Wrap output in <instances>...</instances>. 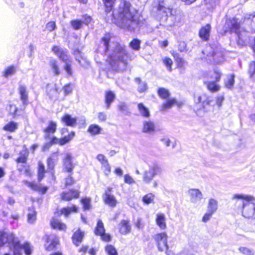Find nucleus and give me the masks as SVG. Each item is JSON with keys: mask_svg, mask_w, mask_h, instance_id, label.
<instances>
[{"mask_svg": "<svg viewBox=\"0 0 255 255\" xmlns=\"http://www.w3.org/2000/svg\"><path fill=\"white\" fill-rule=\"evenodd\" d=\"M103 0L105 6L106 19L107 22H116L120 27L131 31L144 24V19L132 8L129 2L126 0H120L118 7L112 12L115 0Z\"/></svg>", "mask_w": 255, "mask_h": 255, "instance_id": "nucleus-1", "label": "nucleus"}, {"mask_svg": "<svg viewBox=\"0 0 255 255\" xmlns=\"http://www.w3.org/2000/svg\"><path fill=\"white\" fill-rule=\"evenodd\" d=\"M98 53L106 54L107 61L109 70L115 72H124L128 69V61L132 60L131 56L126 49L124 45L117 42H110V35L107 34L102 38Z\"/></svg>", "mask_w": 255, "mask_h": 255, "instance_id": "nucleus-2", "label": "nucleus"}, {"mask_svg": "<svg viewBox=\"0 0 255 255\" xmlns=\"http://www.w3.org/2000/svg\"><path fill=\"white\" fill-rule=\"evenodd\" d=\"M227 31L231 33L234 32L238 36L237 44L239 46L249 45L255 53V37L251 40L249 32L243 29H241L240 23L236 18L228 19L225 24Z\"/></svg>", "mask_w": 255, "mask_h": 255, "instance_id": "nucleus-3", "label": "nucleus"}, {"mask_svg": "<svg viewBox=\"0 0 255 255\" xmlns=\"http://www.w3.org/2000/svg\"><path fill=\"white\" fill-rule=\"evenodd\" d=\"M232 200H236V204L242 210V215L246 218H255V198L245 194H234Z\"/></svg>", "mask_w": 255, "mask_h": 255, "instance_id": "nucleus-4", "label": "nucleus"}, {"mask_svg": "<svg viewBox=\"0 0 255 255\" xmlns=\"http://www.w3.org/2000/svg\"><path fill=\"white\" fill-rule=\"evenodd\" d=\"M202 53L204 59L208 63L219 64L224 60V50L218 44L207 45Z\"/></svg>", "mask_w": 255, "mask_h": 255, "instance_id": "nucleus-5", "label": "nucleus"}, {"mask_svg": "<svg viewBox=\"0 0 255 255\" xmlns=\"http://www.w3.org/2000/svg\"><path fill=\"white\" fill-rule=\"evenodd\" d=\"M8 243L10 247L13 248V255H22L20 243L18 238L12 233L0 230V247Z\"/></svg>", "mask_w": 255, "mask_h": 255, "instance_id": "nucleus-6", "label": "nucleus"}, {"mask_svg": "<svg viewBox=\"0 0 255 255\" xmlns=\"http://www.w3.org/2000/svg\"><path fill=\"white\" fill-rule=\"evenodd\" d=\"M158 10L160 13H164L165 16L169 17L171 20L173 21L174 25H178L183 18V14L180 10L170 9L161 4L158 5Z\"/></svg>", "mask_w": 255, "mask_h": 255, "instance_id": "nucleus-7", "label": "nucleus"}, {"mask_svg": "<svg viewBox=\"0 0 255 255\" xmlns=\"http://www.w3.org/2000/svg\"><path fill=\"white\" fill-rule=\"evenodd\" d=\"M162 172L161 166L158 164L154 163L149 166L148 170L144 171L143 181L145 183H149L156 175L161 174Z\"/></svg>", "mask_w": 255, "mask_h": 255, "instance_id": "nucleus-8", "label": "nucleus"}, {"mask_svg": "<svg viewBox=\"0 0 255 255\" xmlns=\"http://www.w3.org/2000/svg\"><path fill=\"white\" fill-rule=\"evenodd\" d=\"M212 79H215L214 81H207L204 82L208 90L212 93H215L219 91L220 89V86L217 83L221 78V74L219 72L214 71L212 75Z\"/></svg>", "mask_w": 255, "mask_h": 255, "instance_id": "nucleus-9", "label": "nucleus"}, {"mask_svg": "<svg viewBox=\"0 0 255 255\" xmlns=\"http://www.w3.org/2000/svg\"><path fill=\"white\" fill-rule=\"evenodd\" d=\"M154 239L156 242L157 247L159 251L162 252L168 250L167 236L165 233H161L155 235Z\"/></svg>", "mask_w": 255, "mask_h": 255, "instance_id": "nucleus-10", "label": "nucleus"}, {"mask_svg": "<svg viewBox=\"0 0 255 255\" xmlns=\"http://www.w3.org/2000/svg\"><path fill=\"white\" fill-rule=\"evenodd\" d=\"M52 51L64 63L72 60L70 55L68 54L67 51L58 46H54L52 47Z\"/></svg>", "mask_w": 255, "mask_h": 255, "instance_id": "nucleus-11", "label": "nucleus"}, {"mask_svg": "<svg viewBox=\"0 0 255 255\" xmlns=\"http://www.w3.org/2000/svg\"><path fill=\"white\" fill-rule=\"evenodd\" d=\"M188 194L190 197V202L194 204H197L203 198V194L198 189H190L188 191Z\"/></svg>", "mask_w": 255, "mask_h": 255, "instance_id": "nucleus-12", "label": "nucleus"}, {"mask_svg": "<svg viewBox=\"0 0 255 255\" xmlns=\"http://www.w3.org/2000/svg\"><path fill=\"white\" fill-rule=\"evenodd\" d=\"M112 190V188L111 187L107 188L105 191L103 199L106 204L112 207H114L117 204V201L115 197L111 194Z\"/></svg>", "mask_w": 255, "mask_h": 255, "instance_id": "nucleus-13", "label": "nucleus"}, {"mask_svg": "<svg viewBox=\"0 0 255 255\" xmlns=\"http://www.w3.org/2000/svg\"><path fill=\"white\" fill-rule=\"evenodd\" d=\"M46 243L45 244V250L47 251L54 250L59 243L58 239L52 236L45 235Z\"/></svg>", "mask_w": 255, "mask_h": 255, "instance_id": "nucleus-14", "label": "nucleus"}, {"mask_svg": "<svg viewBox=\"0 0 255 255\" xmlns=\"http://www.w3.org/2000/svg\"><path fill=\"white\" fill-rule=\"evenodd\" d=\"M72 156L71 153H66L65 156L63 159V170L70 173H71L74 167V165L72 162Z\"/></svg>", "mask_w": 255, "mask_h": 255, "instance_id": "nucleus-15", "label": "nucleus"}, {"mask_svg": "<svg viewBox=\"0 0 255 255\" xmlns=\"http://www.w3.org/2000/svg\"><path fill=\"white\" fill-rule=\"evenodd\" d=\"M56 129V123L53 121L49 122L48 126L43 129L44 139H47L50 138L51 135H52L55 132Z\"/></svg>", "mask_w": 255, "mask_h": 255, "instance_id": "nucleus-16", "label": "nucleus"}, {"mask_svg": "<svg viewBox=\"0 0 255 255\" xmlns=\"http://www.w3.org/2000/svg\"><path fill=\"white\" fill-rule=\"evenodd\" d=\"M155 130V126L153 122L150 120H144L142 123V132L152 134Z\"/></svg>", "mask_w": 255, "mask_h": 255, "instance_id": "nucleus-17", "label": "nucleus"}, {"mask_svg": "<svg viewBox=\"0 0 255 255\" xmlns=\"http://www.w3.org/2000/svg\"><path fill=\"white\" fill-rule=\"evenodd\" d=\"M62 200L70 201L73 198H77L79 197V192L77 190H70L67 192H63L60 194Z\"/></svg>", "mask_w": 255, "mask_h": 255, "instance_id": "nucleus-18", "label": "nucleus"}, {"mask_svg": "<svg viewBox=\"0 0 255 255\" xmlns=\"http://www.w3.org/2000/svg\"><path fill=\"white\" fill-rule=\"evenodd\" d=\"M46 92L50 99L56 98L59 94L58 87L56 84H48L46 86Z\"/></svg>", "mask_w": 255, "mask_h": 255, "instance_id": "nucleus-19", "label": "nucleus"}, {"mask_svg": "<svg viewBox=\"0 0 255 255\" xmlns=\"http://www.w3.org/2000/svg\"><path fill=\"white\" fill-rule=\"evenodd\" d=\"M84 236V233L82 232L80 229L75 231L72 237L73 243L77 247L79 246L82 242Z\"/></svg>", "mask_w": 255, "mask_h": 255, "instance_id": "nucleus-20", "label": "nucleus"}, {"mask_svg": "<svg viewBox=\"0 0 255 255\" xmlns=\"http://www.w3.org/2000/svg\"><path fill=\"white\" fill-rule=\"evenodd\" d=\"M115 99L116 95L113 92L111 91L106 92L105 102L106 109H109L110 108L111 104L114 101Z\"/></svg>", "mask_w": 255, "mask_h": 255, "instance_id": "nucleus-21", "label": "nucleus"}, {"mask_svg": "<svg viewBox=\"0 0 255 255\" xmlns=\"http://www.w3.org/2000/svg\"><path fill=\"white\" fill-rule=\"evenodd\" d=\"M58 160V155L57 152L52 153L50 157L47 158V164L48 169L53 170L55 163Z\"/></svg>", "mask_w": 255, "mask_h": 255, "instance_id": "nucleus-22", "label": "nucleus"}, {"mask_svg": "<svg viewBox=\"0 0 255 255\" xmlns=\"http://www.w3.org/2000/svg\"><path fill=\"white\" fill-rule=\"evenodd\" d=\"M61 121L67 126L74 127L76 125L77 119L68 114H66L62 118Z\"/></svg>", "mask_w": 255, "mask_h": 255, "instance_id": "nucleus-23", "label": "nucleus"}, {"mask_svg": "<svg viewBox=\"0 0 255 255\" xmlns=\"http://www.w3.org/2000/svg\"><path fill=\"white\" fill-rule=\"evenodd\" d=\"M211 30V26L210 24H207L205 26L201 28L199 31L200 37L206 41L209 38Z\"/></svg>", "mask_w": 255, "mask_h": 255, "instance_id": "nucleus-24", "label": "nucleus"}, {"mask_svg": "<svg viewBox=\"0 0 255 255\" xmlns=\"http://www.w3.org/2000/svg\"><path fill=\"white\" fill-rule=\"evenodd\" d=\"M197 100L199 103H202V105L204 107L207 105H211L213 102L212 98L205 94H203L198 97Z\"/></svg>", "mask_w": 255, "mask_h": 255, "instance_id": "nucleus-25", "label": "nucleus"}, {"mask_svg": "<svg viewBox=\"0 0 255 255\" xmlns=\"http://www.w3.org/2000/svg\"><path fill=\"white\" fill-rule=\"evenodd\" d=\"M217 209L218 201L214 198H210L207 206V211L211 213H214Z\"/></svg>", "mask_w": 255, "mask_h": 255, "instance_id": "nucleus-26", "label": "nucleus"}, {"mask_svg": "<svg viewBox=\"0 0 255 255\" xmlns=\"http://www.w3.org/2000/svg\"><path fill=\"white\" fill-rule=\"evenodd\" d=\"M78 211V207L75 205H72L70 207H67L63 208L60 213L61 214L64 215L65 217H68L71 213H76Z\"/></svg>", "mask_w": 255, "mask_h": 255, "instance_id": "nucleus-27", "label": "nucleus"}, {"mask_svg": "<svg viewBox=\"0 0 255 255\" xmlns=\"http://www.w3.org/2000/svg\"><path fill=\"white\" fill-rule=\"evenodd\" d=\"M49 66L55 76H58L60 74V70L58 64V62L55 59H51L49 61Z\"/></svg>", "mask_w": 255, "mask_h": 255, "instance_id": "nucleus-28", "label": "nucleus"}, {"mask_svg": "<svg viewBox=\"0 0 255 255\" xmlns=\"http://www.w3.org/2000/svg\"><path fill=\"white\" fill-rule=\"evenodd\" d=\"M33 248V246L28 242H26L23 244H20V249L23 250L25 255H31Z\"/></svg>", "mask_w": 255, "mask_h": 255, "instance_id": "nucleus-29", "label": "nucleus"}, {"mask_svg": "<svg viewBox=\"0 0 255 255\" xmlns=\"http://www.w3.org/2000/svg\"><path fill=\"white\" fill-rule=\"evenodd\" d=\"M134 81L138 85L137 90L139 93H143L147 90V85L145 82H142L139 78H135Z\"/></svg>", "mask_w": 255, "mask_h": 255, "instance_id": "nucleus-30", "label": "nucleus"}, {"mask_svg": "<svg viewBox=\"0 0 255 255\" xmlns=\"http://www.w3.org/2000/svg\"><path fill=\"white\" fill-rule=\"evenodd\" d=\"M19 92L20 95L21 99L25 104L28 99L26 87L23 85H20L19 87Z\"/></svg>", "mask_w": 255, "mask_h": 255, "instance_id": "nucleus-31", "label": "nucleus"}, {"mask_svg": "<svg viewBox=\"0 0 255 255\" xmlns=\"http://www.w3.org/2000/svg\"><path fill=\"white\" fill-rule=\"evenodd\" d=\"M235 75H228L225 81V87L228 89H232L235 83Z\"/></svg>", "mask_w": 255, "mask_h": 255, "instance_id": "nucleus-32", "label": "nucleus"}, {"mask_svg": "<svg viewBox=\"0 0 255 255\" xmlns=\"http://www.w3.org/2000/svg\"><path fill=\"white\" fill-rule=\"evenodd\" d=\"M138 109L140 114L145 118H148L150 116L148 109L143 104L140 103L137 105Z\"/></svg>", "mask_w": 255, "mask_h": 255, "instance_id": "nucleus-33", "label": "nucleus"}, {"mask_svg": "<svg viewBox=\"0 0 255 255\" xmlns=\"http://www.w3.org/2000/svg\"><path fill=\"white\" fill-rule=\"evenodd\" d=\"M102 128L97 125H91L89 126L88 131L92 135H96L100 133Z\"/></svg>", "mask_w": 255, "mask_h": 255, "instance_id": "nucleus-34", "label": "nucleus"}, {"mask_svg": "<svg viewBox=\"0 0 255 255\" xmlns=\"http://www.w3.org/2000/svg\"><path fill=\"white\" fill-rule=\"evenodd\" d=\"M18 128V124L14 122H10L6 124L4 127L3 129L6 131L13 132Z\"/></svg>", "mask_w": 255, "mask_h": 255, "instance_id": "nucleus-35", "label": "nucleus"}, {"mask_svg": "<svg viewBox=\"0 0 255 255\" xmlns=\"http://www.w3.org/2000/svg\"><path fill=\"white\" fill-rule=\"evenodd\" d=\"M45 168L44 164L40 161L38 162V180L41 181L44 176Z\"/></svg>", "mask_w": 255, "mask_h": 255, "instance_id": "nucleus-36", "label": "nucleus"}, {"mask_svg": "<svg viewBox=\"0 0 255 255\" xmlns=\"http://www.w3.org/2000/svg\"><path fill=\"white\" fill-rule=\"evenodd\" d=\"M84 210H89L92 208L91 199L89 198H83L81 200Z\"/></svg>", "mask_w": 255, "mask_h": 255, "instance_id": "nucleus-37", "label": "nucleus"}, {"mask_svg": "<svg viewBox=\"0 0 255 255\" xmlns=\"http://www.w3.org/2000/svg\"><path fill=\"white\" fill-rule=\"evenodd\" d=\"M75 132H71L68 136H64L62 138H60L59 145H63L69 142L74 136Z\"/></svg>", "mask_w": 255, "mask_h": 255, "instance_id": "nucleus-38", "label": "nucleus"}, {"mask_svg": "<svg viewBox=\"0 0 255 255\" xmlns=\"http://www.w3.org/2000/svg\"><path fill=\"white\" fill-rule=\"evenodd\" d=\"M176 101L175 99H172L168 100L165 103L163 104L161 107V111H165L172 107V106L176 103Z\"/></svg>", "mask_w": 255, "mask_h": 255, "instance_id": "nucleus-39", "label": "nucleus"}, {"mask_svg": "<svg viewBox=\"0 0 255 255\" xmlns=\"http://www.w3.org/2000/svg\"><path fill=\"white\" fill-rule=\"evenodd\" d=\"M141 41L137 39H133L129 43V46L134 50L140 49Z\"/></svg>", "mask_w": 255, "mask_h": 255, "instance_id": "nucleus-40", "label": "nucleus"}, {"mask_svg": "<svg viewBox=\"0 0 255 255\" xmlns=\"http://www.w3.org/2000/svg\"><path fill=\"white\" fill-rule=\"evenodd\" d=\"M28 154L27 150L25 149L23 152H21L20 153V156L16 160V162L18 163H26L27 161V156Z\"/></svg>", "mask_w": 255, "mask_h": 255, "instance_id": "nucleus-41", "label": "nucleus"}, {"mask_svg": "<svg viewBox=\"0 0 255 255\" xmlns=\"http://www.w3.org/2000/svg\"><path fill=\"white\" fill-rule=\"evenodd\" d=\"M245 18L248 20L251 19L250 27L251 29L255 32V12L254 14L246 15Z\"/></svg>", "mask_w": 255, "mask_h": 255, "instance_id": "nucleus-42", "label": "nucleus"}, {"mask_svg": "<svg viewBox=\"0 0 255 255\" xmlns=\"http://www.w3.org/2000/svg\"><path fill=\"white\" fill-rule=\"evenodd\" d=\"M157 92L159 96L162 99H167L170 95L168 91L164 88H159Z\"/></svg>", "mask_w": 255, "mask_h": 255, "instance_id": "nucleus-43", "label": "nucleus"}, {"mask_svg": "<svg viewBox=\"0 0 255 255\" xmlns=\"http://www.w3.org/2000/svg\"><path fill=\"white\" fill-rule=\"evenodd\" d=\"M105 251L108 255H118L116 248L111 245H108L105 247Z\"/></svg>", "mask_w": 255, "mask_h": 255, "instance_id": "nucleus-44", "label": "nucleus"}, {"mask_svg": "<svg viewBox=\"0 0 255 255\" xmlns=\"http://www.w3.org/2000/svg\"><path fill=\"white\" fill-rule=\"evenodd\" d=\"M154 199V195L152 193H148L142 198V201L146 204L151 203Z\"/></svg>", "mask_w": 255, "mask_h": 255, "instance_id": "nucleus-45", "label": "nucleus"}, {"mask_svg": "<svg viewBox=\"0 0 255 255\" xmlns=\"http://www.w3.org/2000/svg\"><path fill=\"white\" fill-rule=\"evenodd\" d=\"M120 226L119 228L120 232L122 234H126L129 233L130 231V226L129 224H119Z\"/></svg>", "mask_w": 255, "mask_h": 255, "instance_id": "nucleus-46", "label": "nucleus"}, {"mask_svg": "<svg viewBox=\"0 0 255 255\" xmlns=\"http://www.w3.org/2000/svg\"><path fill=\"white\" fill-rule=\"evenodd\" d=\"M104 224H97L94 232L96 235L101 236L105 232V230L104 227Z\"/></svg>", "mask_w": 255, "mask_h": 255, "instance_id": "nucleus-47", "label": "nucleus"}, {"mask_svg": "<svg viewBox=\"0 0 255 255\" xmlns=\"http://www.w3.org/2000/svg\"><path fill=\"white\" fill-rule=\"evenodd\" d=\"M71 63H72V60H71L70 61L66 62L65 63V65L64 66V69L66 72L67 75L68 76H72V70L71 69Z\"/></svg>", "mask_w": 255, "mask_h": 255, "instance_id": "nucleus-48", "label": "nucleus"}, {"mask_svg": "<svg viewBox=\"0 0 255 255\" xmlns=\"http://www.w3.org/2000/svg\"><path fill=\"white\" fill-rule=\"evenodd\" d=\"M163 63L166 66L169 72H171L172 71L171 66L173 63L172 60L169 58L165 57L163 59Z\"/></svg>", "mask_w": 255, "mask_h": 255, "instance_id": "nucleus-49", "label": "nucleus"}, {"mask_svg": "<svg viewBox=\"0 0 255 255\" xmlns=\"http://www.w3.org/2000/svg\"><path fill=\"white\" fill-rule=\"evenodd\" d=\"M15 72V68L14 66H10L5 69L4 72V76L8 77L9 76L13 75Z\"/></svg>", "mask_w": 255, "mask_h": 255, "instance_id": "nucleus-50", "label": "nucleus"}, {"mask_svg": "<svg viewBox=\"0 0 255 255\" xmlns=\"http://www.w3.org/2000/svg\"><path fill=\"white\" fill-rule=\"evenodd\" d=\"M239 250L241 253L246 255H253L254 254V252L253 250L246 247H240L239 248Z\"/></svg>", "mask_w": 255, "mask_h": 255, "instance_id": "nucleus-51", "label": "nucleus"}, {"mask_svg": "<svg viewBox=\"0 0 255 255\" xmlns=\"http://www.w3.org/2000/svg\"><path fill=\"white\" fill-rule=\"evenodd\" d=\"M82 21L78 20H72L71 22L72 27L75 30L80 29L82 27Z\"/></svg>", "mask_w": 255, "mask_h": 255, "instance_id": "nucleus-52", "label": "nucleus"}, {"mask_svg": "<svg viewBox=\"0 0 255 255\" xmlns=\"http://www.w3.org/2000/svg\"><path fill=\"white\" fill-rule=\"evenodd\" d=\"M166 217L163 213H159L156 214V223H165Z\"/></svg>", "mask_w": 255, "mask_h": 255, "instance_id": "nucleus-53", "label": "nucleus"}, {"mask_svg": "<svg viewBox=\"0 0 255 255\" xmlns=\"http://www.w3.org/2000/svg\"><path fill=\"white\" fill-rule=\"evenodd\" d=\"M50 225L53 229L59 231H65L67 228L66 224H50Z\"/></svg>", "mask_w": 255, "mask_h": 255, "instance_id": "nucleus-54", "label": "nucleus"}, {"mask_svg": "<svg viewBox=\"0 0 255 255\" xmlns=\"http://www.w3.org/2000/svg\"><path fill=\"white\" fill-rule=\"evenodd\" d=\"M102 167L104 169V172L106 176H108L111 171V168L109 163V162L103 165Z\"/></svg>", "mask_w": 255, "mask_h": 255, "instance_id": "nucleus-55", "label": "nucleus"}, {"mask_svg": "<svg viewBox=\"0 0 255 255\" xmlns=\"http://www.w3.org/2000/svg\"><path fill=\"white\" fill-rule=\"evenodd\" d=\"M97 160L101 163L102 166L107 162H108V159L106 157L102 154H99L97 156Z\"/></svg>", "mask_w": 255, "mask_h": 255, "instance_id": "nucleus-56", "label": "nucleus"}, {"mask_svg": "<svg viewBox=\"0 0 255 255\" xmlns=\"http://www.w3.org/2000/svg\"><path fill=\"white\" fill-rule=\"evenodd\" d=\"M73 90V87L70 84L65 85L63 87V91L65 96L71 94Z\"/></svg>", "mask_w": 255, "mask_h": 255, "instance_id": "nucleus-57", "label": "nucleus"}, {"mask_svg": "<svg viewBox=\"0 0 255 255\" xmlns=\"http://www.w3.org/2000/svg\"><path fill=\"white\" fill-rule=\"evenodd\" d=\"M249 73L251 77L255 75V62L253 61L250 63Z\"/></svg>", "mask_w": 255, "mask_h": 255, "instance_id": "nucleus-58", "label": "nucleus"}, {"mask_svg": "<svg viewBox=\"0 0 255 255\" xmlns=\"http://www.w3.org/2000/svg\"><path fill=\"white\" fill-rule=\"evenodd\" d=\"M56 27V24L55 22L50 21L47 23L46 25V28L50 32L54 30Z\"/></svg>", "mask_w": 255, "mask_h": 255, "instance_id": "nucleus-59", "label": "nucleus"}, {"mask_svg": "<svg viewBox=\"0 0 255 255\" xmlns=\"http://www.w3.org/2000/svg\"><path fill=\"white\" fill-rule=\"evenodd\" d=\"M124 181L125 183L128 184H132L134 182V180L132 178L129 176L128 174H126L124 176Z\"/></svg>", "mask_w": 255, "mask_h": 255, "instance_id": "nucleus-60", "label": "nucleus"}, {"mask_svg": "<svg viewBox=\"0 0 255 255\" xmlns=\"http://www.w3.org/2000/svg\"><path fill=\"white\" fill-rule=\"evenodd\" d=\"M46 140H50V142L51 143L52 145L54 144H59V141L60 138H57L56 137L51 135L50 138H47L46 139Z\"/></svg>", "mask_w": 255, "mask_h": 255, "instance_id": "nucleus-61", "label": "nucleus"}, {"mask_svg": "<svg viewBox=\"0 0 255 255\" xmlns=\"http://www.w3.org/2000/svg\"><path fill=\"white\" fill-rule=\"evenodd\" d=\"M213 214L214 213H211L207 211V212L205 213L204 216L203 217L202 221L203 222H208L209 220V219L211 218Z\"/></svg>", "mask_w": 255, "mask_h": 255, "instance_id": "nucleus-62", "label": "nucleus"}, {"mask_svg": "<svg viewBox=\"0 0 255 255\" xmlns=\"http://www.w3.org/2000/svg\"><path fill=\"white\" fill-rule=\"evenodd\" d=\"M98 118L101 122H105L107 120V115L104 112H100L98 114Z\"/></svg>", "mask_w": 255, "mask_h": 255, "instance_id": "nucleus-63", "label": "nucleus"}, {"mask_svg": "<svg viewBox=\"0 0 255 255\" xmlns=\"http://www.w3.org/2000/svg\"><path fill=\"white\" fill-rule=\"evenodd\" d=\"M178 49L181 52H184L187 51L186 44L185 42H180L179 44Z\"/></svg>", "mask_w": 255, "mask_h": 255, "instance_id": "nucleus-64", "label": "nucleus"}]
</instances>
